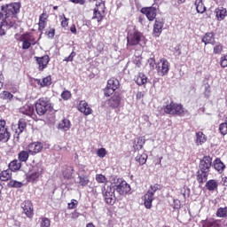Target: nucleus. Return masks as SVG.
<instances>
[{
  "label": "nucleus",
  "instance_id": "f257e3e1",
  "mask_svg": "<svg viewBox=\"0 0 227 227\" xmlns=\"http://www.w3.org/2000/svg\"><path fill=\"white\" fill-rule=\"evenodd\" d=\"M0 12V36L6 35V30L12 29L15 26V20L13 17L20 12V3H12L7 4L5 7H1Z\"/></svg>",
  "mask_w": 227,
  "mask_h": 227
},
{
  "label": "nucleus",
  "instance_id": "f03ea898",
  "mask_svg": "<svg viewBox=\"0 0 227 227\" xmlns=\"http://www.w3.org/2000/svg\"><path fill=\"white\" fill-rule=\"evenodd\" d=\"M43 173L42 162L33 163L29 168V174L27 176V182H38Z\"/></svg>",
  "mask_w": 227,
  "mask_h": 227
},
{
  "label": "nucleus",
  "instance_id": "7ed1b4c3",
  "mask_svg": "<svg viewBox=\"0 0 227 227\" xmlns=\"http://www.w3.org/2000/svg\"><path fill=\"white\" fill-rule=\"evenodd\" d=\"M35 111L39 116H43L45 113L52 111V104L47 98H42L35 103Z\"/></svg>",
  "mask_w": 227,
  "mask_h": 227
},
{
  "label": "nucleus",
  "instance_id": "20e7f679",
  "mask_svg": "<svg viewBox=\"0 0 227 227\" xmlns=\"http://www.w3.org/2000/svg\"><path fill=\"white\" fill-rule=\"evenodd\" d=\"M114 191H116V188H114L111 184H106L104 185L102 189V194L107 205H114L116 201V196L114 195Z\"/></svg>",
  "mask_w": 227,
  "mask_h": 227
},
{
  "label": "nucleus",
  "instance_id": "39448f33",
  "mask_svg": "<svg viewBox=\"0 0 227 227\" xmlns=\"http://www.w3.org/2000/svg\"><path fill=\"white\" fill-rule=\"evenodd\" d=\"M163 111L167 114H177L178 116H184V114H185L184 106L174 102H171L170 104L163 107Z\"/></svg>",
  "mask_w": 227,
  "mask_h": 227
},
{
  "label": "nucleus",
  "instance_id": "423d86ee",
  "mask_svg": "<svg viewBox=\"0 0 227 227\" xmlns=\"http://www.w3.org/2000/svg\"><path fill=\"white\" fill-rule=\"evenodd\" d=\"M106 12V4L104 1L99 0L96 2V8H94L93 17L94 20L98 22H101L102 19H104V13Z\"/></svg>",
  "mask_w": 227,
  "mask_h": 227
},
{
  "label": "nucleus",
  "instance_id": "0eeeda50",
  "mask_svg": "<svg viewBox=\"0 0 227 227\" xmlns=\"http://www.w3.org/2000/svg\"><path fill=\"white\" fill-rule=\"evenodd\" d=\"M120 88V81L116 78H111L107 82L106 89L105 90L106 97H109V95H113L116 90Z\"/></svg>",
  "mask_w": 227,
  "mask_h": 227
},
{
  "label": "nucleus",
  "instance_id": "6e6552de",
  "mask_svg": "<svg viewBox=\"0 0 227 227\" xmlns=\"http://www.w3.org/2000/svg\"><path fill=\"white\" fill-rule=\"evenodd\" d=\"M128 45H138L139 42L143 40V34L138 31L129 32L127 36Z\"/></svg>",
  "mask_w": 227,
  "mask_h": 227
},
{
  "label": "nucleus",
  "instance_id": "1a4fd4ad",
  "mask_svg": "<svg viewBox=\"0 0 227 227\" xmlns=\"http://www.w3.org/2000/svg\"><path fill=\"white\" fill-rule=\"evenodd\" d=\"M20 40V42H22V49L24 51H27V49H29V47H31V45H33V42H35V37L33 36V35L26 33L21 35Z\"/></svg>",
  "mask_w": 227,
  "mask_h": 227
},
{
  "label": "nucleus",
  "instance_id": "9d476101",
  "mask_svg": "<svg viewBox=\"0 0 227 227\" xmlns=\"http://www.w3.org/2000/svg\"><path fill=\"white\" fill-rule=\"evenodd\" d=\"M169 72V62L166 59H161L158 63V74L159 75H168Z\"/></svg>",
  "mask_w": 227,
  "mask_h": 227
},
{
  "label": "nucleus",
  "instance_id": "9b49d317",
  "mask_svg": "<svg viewBox=\"0 0 227 227\" xmlns=\"http://www.w3.org/2000/svg\"><path fill=\"white\" fill-rule=\"evenodd\" d=\"M42 150H43V145L40 142H34L27 146V152H28L30 155H36V153H40Z\"/></svg>",
  "mask_w": 227,
  "mask_h": 227
},
{
  "label": "nucleus",
  "instance_id": "f8f14e48",
  "mask_svg": "<svg viewBox=\"0 0 227 227\" xmlns=\"http://www.w3.org/2000/svg\"><path fill=\"white\" fill-rule=\"evenodd\" d=\"M141 13L150 20V22L155 20L157 17V9L155 7H144L141 9Z\"/></svg>",
  "mask_w": 227,
  "mask_h": 227
},
{
  "label": "nucleus",
  "instance_id": "ddd939ff",
  "mask_svg": "<svg viewBox=\"0 0 227 227\" xmlns=\"http://www.w3.org/2000/svg\"><path fill=\"white\" fill-rule=\"evenodd\" d=\"M210 168H212V158L210 156H204L200 161L199 169L210 173Z\"/></svg>",
  "mask_w": 227,
  "mask_h": 227
},
{
  "label": "nucleus",
  "instance_id": "4468645a",
  "mask_svg": "<svg viewBox=\"0 0 227 227\" xmlns=\"http://www.w3.org/2000/svg\"><path fill=\"white\" fill-rule=\"evenodd\" d=\"M115 190L121 196H125V194L130 192V184H127L126 181H122L117 184Z\"/></svg>",
  "mask_w": 227,
  "mask_h": 227
},
{
  "label": "nucleus",
  "instance_id": "2eb2a0df",
  "mask_svg": "<svg viewBox=\"0 0 227 227\" xmlns=\"http://www.w3.org/2000/svg\"><path fill=\"white\" fill-rule=\"evenodd\" d=\"M78 111L82 113L85 116H90V114L93 113V110L91 109V107H90V105H88V102H86L85 100L80 101L78 106Z\"/></svg>",
  "mask_w": 227,
  "mask_h": 227
},
{
  "label": "nucleus",
  "instance_id": "dca6fc26",
  "mask_svg": "<svg viewBox=\"0 0 227 227\" xmlns=\"http://www.w3.org/2000/svg\"><path fill=\"white\" fill-rule=\"evenodd\" d=\"M6 125V121H1L0 122V141L6 142L10 139V133L8 132V129L4 127Z\"/></svg>",
  "mask_w": 227,
  "mask_h": 227
},
{
  "label": "nucleus",
  "instance_id": "f3484780",
  "mask_svg": "<svg viewBox=\"0 0 227 227\" xmlns=\"http://www.w3.org/2000/svg\"><path fill=\"white\" fill-rule=\"evenodd\" d=\"M21 207L23 208L24 214L27 215V217H33V204L31 201H24L21 204Z\"/></svg>",
  "mask_w": 227,
  "mask_h": 227
},
{
  "label": "nucleus",
  "instance_id": "a211bd4d",
  "mask_svg": "<svg viewBox=\"0 0 227 227\" xmlns=\"http://www.w3.org/2000/svg\"><path fill=\"white\" fill-rule=\"evenodd\" d=\"M121 103V98H120L119 95H114L109 100H108V106L110 107H113V109H116L120 107V104Z\"/></svg>",
  "mask_w": 227,
  "mask_h": 227
},
{
  "label": "nucleus",
  "instance_id": "6ab92c4d",
  "mask_svg": "<svg viewBox=\"0 0 227 227\" xmlns=\"http://www.w3.org/2000/svg\"><path fill=\"white\" fill-rule=\"evenodd\" d=\"M37 64L39 65V70H43L47 65H49L50 59L48 55L43 57H35Z\"/></svg>",
  "mask_w": 227,
  "mask_h": 227
},
{
  "label": "nucleus",
  "instance_id": "aec40b11",
  "mask_svg": "<svg viewBox=\"0 0 227 227\" xmlns=\"http://www.w3.org/2000/svg\"><path fill=\"white\" fill-rule=\"evenodd\" d=\"M27 124H26V121L25 120H20L18 122V128L15 129V134H14V137L16 139H19V136H20V134H22V132H24V130L26 129Z\"/></svg>",
  "mask_w": 227,
  "mask_h": 227
},
{
  "label": "nucleus",
  "instance_id": "412c9836",
  "mask_svg": "<svg viewBox=\"0 0 227 227\" xmlns=\"http://www.w3.org/2000/svg\"><path fill=\"white\" fill-rule=\"evenodd\" d=\"M144 205L145 208H152V202L153 201V193L152 192H147L145 196Z\"/></svg>",
  "mask_w": 227,
  "mask_h": 227
},
{
  "label": "nucleus",
  "instance_id": "4be33fe9",
  "mask_svg": "<svg viewBox=\"0 0 227 227\" xmlns=\"http://www.w3.org/2000/svg\"><path fill=\"white\" fill-rule=\"evenodd\" d=\"M162 27H164V22L159 20H156L155 24L153 26V35L154 36H159L160 33H162Z\"/></svg>",
  "mask_w": 227,
  "mask_h": 227
},
{
  "label": "nucleus",
  "instance_id": "5701e85b",
  "mask_svg": "<svg viewBox=\"0 0 227 227\" xmlns=\"http://www.w3.org/2000/svg\"><path fill=\"white\" fill-rule=\"evenodd\" d=\"M208 173L209 172L199 168L197 175V180L199 184H204V182H207V180L208 179Z\"/></svg>",
  "mask_w": 227,
  "mask_h": 227
},
{
  "label": "nucleus",
  "instance_id": "b1692460",
  "mask_svg": "<svg viewBox=\"0 0 227 227\" xmlns=\"http://www.w3.org/2000/svg\"><path fill=\"white\" fill-rule=\"evenodd\" d=\"M215 12L217 20H224V18L227 15V11L223 7L216 8Z\"/></svg>",
  "mask_w": 227,
  "mask_h": 227
},
{
  "label": "nucleus",
  "instance_id": "393cba45",
  "mask_svg": "<svg viewBox=\"0 0 227 227\" xmlns=\"http://www.w3.org/2000/svg\"><path fill=\"white\" fill-rule=\"evenodd\" d=\"M33 111H35V108L30 105H25L20 108V113L26 114V116H31Z\"/></svg>",
  "mask_w": 227,
  "mask_h": 227
},
{
  "label": "nucleus",
  "instance_id": "a878e982",
  "mask_svg": "<svg viewBox=\"0 0 227 227\" xmlns=\"http://www.w3.org/2000/svg\"><path fill=\"white\" fill-rule=\"evenodd\" d=\"M70 127H72V125L70 124V121L68 119H63L59 123V129L60 130H63L64 132H67V130H70Z\"/></svg>",
  "mask_w": 227,
  "mask_h": 227
},
{
  "label": "nucleus",
  "instance_id": "bb28decb",
  "mask_svg": "<svg viewBox=\"0 0 227 227\" xmlns=\"http://www.w3.org/2000/svg\"><path fill=\"white\" fill-rule=\"evenodd\" d=\"M202 42L205 43V45H208V43H214L215 42L214 33L205 34V35L202 37Z\"/></svg>",
  "mask_w": 227,
  "mask_h": 227
},
{
  "label": "nucleus",
  "instance_id": "cd10ccee",
  "mask_svg": "<svg viewBox=\"0 0 227 227\" xmlns=\"http://www.w3.org/2000/svg\"><path fill=\"white\" fill-rule=\"evenodd\" d=\"M226 168V166H224V163H223V161H221V160L216 159L214 161V168L218 171V173H223V171H224V168Z\"/></svg>",
  "mask_w": 227,
  "mask_h": 227
},
{
  "label": "nucleus",
  "instance_id": "c85d7f7f",
  "mask_svg": "<svg viewBox=\"0 0 227 227\" xmlns=\"http://www.w3.org/2000/svg\"><path fill=\"white\" fill-rule=\"evenodd\" d=\"M77 184H79L82 187H86V185L90 184V178L86 175L78 176Z\"/></svg>",
  "mask_w": 227,
  "mask_h": 227
},
{
  "label": "nucleus",
  "instance_id": "c756f323",
  "mask_svg": "<svg viewBox=\"0 0 227 227\" xmlns=\"http://www.w3.org/2000/svg\"><path fill=\"white\" fill-rule=\"evenodd\" d=\"M21 166H22V164L20 163V161L14 160L9 163V170L19 171V169H20Z\"/></svg>",
  "mask_w": 227,
  "mask_h": 227
},
{
  "label": "nucleus",
  "instance_id": "7c9ffc66",
  "mask_svg": "<svg viewBox=\"0 0 227 227\" xmlns=\"http://www.w3.org/2000/svg\"><path fill=\"white\" fill-rule=\"evenodd\" d=\"M10 178H12V170L7 169L0 173V180H2V182H8Z\"/></svg>",
  "mask_w": 227,
  "mask_h": 227
},
{
  "label": "nucleus",
  "instance_id": "2f4dec72",
  "mask_svg": "<svg viewBox=\"0 0 227 227\" xmlns=\"http://www.w3.org/2000/svg\"><path fill=\"white\" fill-rule=\"evenodd\" d=\"M217 181H215V179H210L206 183V189H207V191H215V189H217Z\"/></svg>",
  "mask_w": 227,
  "mask_h": 227
},
{
  "label": "nucleus",
  "instance_id": "473e14b6",
  "mask_svg": "<svg viewBox=\"0 0 227 227\" xmlns=\"http://www.w3.org/2000/svg\"><path fill=\"white\" fill-rule=\"evenodd\" d=\"M195 6L197 13H205V12H207V7H205V4H203V2L200 0L195 1Z\"/></svg>",
  "mask_w": 227,
  "mask_h": 227
},
{
  "label": "nucleus",
  "instance_id": "72a5a7b5",
  "mask_svg": "<svg viewBox=\"0 0 227 227\" xmlns=\"http://www.w3.org/2000/svg\"><path fill=\"white\" fill-rule=\"evenodd\" d=\"M207 142V137L203 132L200 131L196 133V143L197 145H203V143Z\"/></svg>",
  "mask_w": 227,
  "mask_h": 227
},
{
  "label": "nucleus",
  "instance_id": "f704fd0d",
  "mask_svg": "<svg viewBox=\"0 0 227 227\" xmlns=\"http://www.w3.org/2000/svg\"><path fill=\"white\" fill-rule=\"evenodd\" d=\"M136 82L138 86H143V84H146V82H148V78L145 74H139L137 77Z\"/></svg>",
  "mask_w": 227,
  "mask_h": 227
},
{
  "label": "nucleus",
  "instance_id": "c9c22d12",
  "mask_svg": "<svg viewBox=\"0 0 227 227\" xmlns=\"http://www.w3.org/2000/svg\"><path fill=\"white\" fill-rule=\"evenodd\" d=\"M28 151H21L19 153L18 159L20 162H27V159H29V153Z\"/></svg>",
  "mask_w": 227,
  "mask_h": 227
},
{
  "label": "nucleus",
  "instance_id": "e433bc0d",
  "mask_svg": "<svg viewBox=\"0 0 227 227\" xmlns=\"http://www.w3.org/2000/svg\"><path fill=\"white\" fill-rule=\"evenodd\" d=\"M135 159L136 161L140 164V166H143V164H146V160L148 159V156L145 153L137 154Z\"/></svg>",
  "mask_w": 227,
  "mask_h": 227
},
{
  "label": "nucleus",
  "instance_id": "4c0bfd02",
  "mask_svg": "<svg viewBox=\"0 0 227 227\" xmlns=\"http://www.w3.org/2000/svg\"><path fill=\"white\" fill-rule=\"evenodd\" d=\"M38 84H40L42 87L51 86V84H52V78H51V76H46L43 79V81L39 80Z\"/></svg>",
  "mask_w": 227,
  "mask_h": 227
},
{
  "label": "nucleus",
  "instance_id": "58836bf2",
  "mask_svg": "<svg viewBox=\"0 0 227 227\" xmlns=\"http://www.w3.org/2000/svg\"><path fill=\"white\" fill-rule=\"evenodd\" d=\"M9 187H12L14 189H20V187H22L24 185V184L22 182H19L16 180H11L8 183Z\"/></svg>",
  "mask_w": 227,
  "mask_h": 227
},
{
  "label": "nucleus",
  "instance_id": "ea45409f",
  "mask_svg": "<svg viewBox=\"0 0 227 227\" xmlns=\"http://www.w3.org/2000/svg\"><path fill=\"white\" fill-rule=\"evenodd\" d=\"M39 223L41 227H51V219L47 217H41Z\"/></svg>",
  "mask_w": 227,
  "mask_h": 227
},
{
  "label": "nucleus",
  "instance_id": "a19ab883",
  "mask_svg": "<svg viewBox=\"0 0 227 227\" xmlns=\"http://www.w3.org/2000/svg\"><path fill=\"white\" fill-rule=\"evenodd\" d=\"M216 217H227V207H219L216 211Z\"/></svg>",
  "mask_w": 227,
  "mask_h": 227
},
{
  "label": "nucleus",
  "instance_id": "79ce46f5",
  "mask_svg": "<svg viewBox=\"0 0 227 227\" xmlns=\"http://www.w3.org/2000/svg\"><path fill=\"white\" fill-rule=\"evenodd\" d=\"M0 98L3 100H12L13 98V95L11 94L9 91H3L0 93Z\"/></svg>",
  "mask_w": 227,
  "mask_h": 227
},
{
  "label": "nucleus",
  "instance_id": "37998d69",
  "mask_svg": "<svg viewBox=\"0 0 227 227\" xmlns=\"http://www.w3.org/2000/svg\"><path fill=\"white\" fill-rule=\"evenodd\" d=\"M96 180L98 184H106V182H107V178L102 174H98L96 176Z\"/></svg>",
  "mask_w": 227,
  "mask_h": 227
},
{
  "label": "nucleus",
  "instance_id": "c03bdc74",
  "mask_svg": "<svg viewBox=\"0 0 227 227\" xmlns=\"http://www.w3.org/2000/svg\"><path fill=\"white\" fill-rule=\"evenodd\" d=\"M45 20H47V14L43 13L39 18V27H43Z\"/></svg>",
  "mask_w": 227,
  "mask_h": 227
},
{
  "label": "nucleus",
  "instance_id": "a18cd8bd",
  "mask_svg": "<svg viewBox=\"0 0 227 227\" xmlns=\"http://www.w3.org/2000/svg\"><path fill=\"white\" fill-rule=\"evenodd\" d=\"M157 191H160V184H154V185H151L150 189L148 190V192H152V194H155V192H157Z\"/></svg>",
  "mask_w": 227,
  "mask_h": 227
},
{
  "label": "nucleus",
  "instance_id": "49530a36",
  "mask_svg": "<svg viewBox=\"0 0 227 227\" xmlns=\"http://www.w3.org/2000/svg\"><path fill=\"white\" fill-rule=\"evenodd\" d=\"M219 130L223 136H226L227 134V122H223L220 124Z\"/></svg>",
  "mask_w": 227,
  "mask_h": 227
},
{
  "label": "nucleus",
  "instance_id": "de8ad7c7",
  "mask_svg": "<svg viewBox=\"0 0 227 227\" xmlns=\"http://www.w3.org/2000/svg\"><path fill=\"white\" fill-rule=\"evenodd\" d=\"M98 157H100L101 159H104L106 155H107V151H106L105 148H100L97 152Z\"/></svg>",
  "mask_w": 227,
  "mask_h": 227
},
{
  "label": "nucleus",
  "instance_id": "09e8293b",
  "mask_svg": "<svg viewBox=\"0 0 227 227\" xmlns=\"http://www.w3.org/2000/svg\"><path fill=\"white\" fill-rule=\"evenodd\" d=\"M121 182H123V180L120 179L118 177H113L110 185H112V186L114 185V187L116 189L117 185H120Z\"/></svg>",
  "mask_w": 227,
  "mask_h": 227
},
{
  "label": "nucleus",
  "instance_id": "8fccbe9b",
  "mask_svg": "<svg viewBox=\"0 0 227 227\" xmlns=\"http://www.w3.org/2000/svg\"><path fill=\"white\" fill-rule=\"evenodd\" d=\"M86 173H88V168H86V166L81 165V166L79 167L78 171H77V175H78V176L86 175Z\"/></svg>",
  "mask_w": 227,
  "mask_h": 227
},
{
  "label": "nucleus",
  "instance_id": "3c124183",
  "mask_svg": "<svg viewBox=\"0 0 227 227\" xmlns=\"http://www.w3.org/2000/svg\"><path fill=\"white\" fill-rule=\"evenodd\" d=\"M70 97H72V94L68 90H65L61 93V98H63V100H68Z\"/></svg>",
  "mask_w": 227,
  "mask_h": 227
},
{
  "label": "nucleus",
  "instance_id": "603ef678",
  "mask_svg": "<svg viewBox=\"0 0 227 227\" xmlns=\"http://www.w3.org/2000/svg\"><path fill=\"white\" fill-rule=\"evenodd\" d=\"M209 227H222L221 220H215L208 223Z\"/></svg>",
  "mask_w": 227,
  "mask_h": 227
},
{
  "label": "nucleus",
  "instance_id": "864d4df0",
  "mask_svg": "<svg viewBox=\"0 0 227 227\" xmlns=\"http://www.w3.org/2000/svg\"><path fill=\"white\" fill-rule=\"evenodd\" d=\"M223 52V45L221 44H216L214 48V53L215 54H221Z\"/></svg>",
  "mask_w": 227,
  "mask_h": 227
},
{
  "label": "nucleus",
  "instance_id": "5fc2aeb1",
  "mask_svg": "<svg viewBox=\"0 0 227 227\" xmlns=\"http://www.w3.org/2000/svg\"><path fill=\"white\" fill-rule=\"evenodd\" d=\"M221 67L223 68H226L227 67V55H225V56L221 58Z\"/></svg>",
  "mask_w": 227,
  "mask_h": 227
},
{
  "label": "nucleus",
  "instance_id": "6e6d98bb",
  "mask_svg": "<svg viewBox=\"0 0 227 227\" xmlns=\"http://www.w3.org/2000/svg\"><path fill=\"white\" fill-rule=\"evenodd\" d=\"M147 63L149 64V67H151V68H155V59L153 58H150L148 60H147Z\"/></svg>",
  "mask_w": 227,
  "mask_h": 227
},
{
  "label": "nucleus",
  "instance_id": "4d7b16f0",
  "mask_svg": "<svg viewBox=\"0 0 227 227\" xmlns=\"http://www.w3.org/2000/svg\"><path fill=\"white\" fill-rule=\"evenodd\" d=\"M74 58H75V52L72 51L71 54L64 59V61H74Z\"/></svg>",
  "mask_w": 227,
  "mask_h": 227
},
{
  "label": "nucleus",
  "instance_id": "13d9d810",
  "mask_svg": "<svg viewBox=\"0 0 227 227\" xmlns=\"http://www.w3.org/2000/svg\"><path fill=\"white\" fill-rule=\"evenodd\" d=\"M56 33V30L54 28H51L48 32H47V35L49 38H54V35Z\"/></svg>",
  "mask_w": 227,
  "mask_h": 227
},
{
  "label": "nucleus",
  "instance_id": "bf43d9fd",
  "mask_svg": "<svg viewBox=\"0 0 227 227\" xmlns=\"http://www.w3.org/2000/svg\"><path fill=\"white\" fill-rule=\"evenodd\" d=\"M63 19L64 20H61V26L63 27H67L68 26V19H67V17H65V15H63Z\"/></svg>",
  "mask_w": 227,
  "mask_h": 227
},
{
  "label": "nucleus",
  "instance_id": "052dcab7",
  "mask_svg": "<svg viewBox=\"0 0 227 227\" xmlns=\"http://www.w3.org/2000/svg\"><path fill=\"white\" fill-rule=\"evenodd\" d=\"M71 3H74V4H84L86 3L85 0H70Z\"/></svg>",
  "mask_w": 227,
  "mask_h": 227
},
{
  "label": "nucleus",
  "instance_id": "680f3d73",
  "mask_svg": "<svg viewBox=\"0 0 227 227\" xmlns=\"http://www.w3.org/2000/svg\"><path fill=\"white\" fill-rule=\"evenodd\" d=\"M75 207H77V200H73L68 204V208H75Z\"/></svg>",
  "mask_w": 227,
  "mask_h": 227
},
{
  "label": "nucleus",
  "instance_id": "e2e57ef3",
  "mask_svg": "<svg viewBox=\"0 0 227 227\" xmlns=\"http://www.w3.org/2000/svg\"><path fill=\"white\" fill-rule=\"evenodd\" d=\"M67 171H69L68 176H66L67 178H70V176H72V175H74V168L69 167V168H67Z\"/></svg>",
  "mask_w": 227,
  "mask_h": 227
},
{
  "label": "nucleus",
  "instance_id": "0e129e2a",
  "mask_svg": "<svg viewBox=\"0 0 227 227\" xmlns=\"http://www.w3.org/2000/svg\"><path fill=\"white\" fill-rule=\"evenodd\" d=\"M143 97H145V95L143 94V92H138L137 94V98H138V100H141V98H143Z\"/></svg>",
  "mask_w": 227,
  "mask_h": 227
},
{
  "label": "nucleus",
  "instance_id": "69168bd1",
  "mask_svg": "<svg viewBox=\"0 0 227 227\" xmlns=\"http://www.w3.org/2000/svg\"><path fill=\"white\" fill-rule=\"evenodd\" d=\"M71 33H74L75 35V33H77V29L75 28V25H73L70 28Z\"/></svg>",
  "mask_w": 227,
  "mask_h": 227
},
{
  "label": "nucleus",
  "instance_id": "338daca9",
  "mask_svg": "<svg viewBox=\"0 0 227 227\" xmlns=\"http://www.w3.org/2000/svg\"><path fill=\"white\" fill-rule=\"evenodd\" d=\"M22 35H19V34H16L15 35H14V38H15V40H17L18 42H20V37H21Z\"/></svg>",
  "mask_w": 227,
  "mask_h": 227
},
{
  "label": "nucleus",
  "instance_id": "774afa93",
  "mask_svg": "<svg viewBox=\"0 0 227 227\" xmlns=\"http://www.w3.org/2000/svg\"><path fill=\"white\" fill-rule=\"evenodd\" d=\"M223 184L227 187V177L223 179Z\"/></svg>",
  "mask_w": 227,
  "mask_h": 227
}]
</instances>
